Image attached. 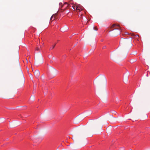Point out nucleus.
<instances>
[{"label":"nucleus","instance_id":"nucleus-1","mask_svg":"<svg viewBox=\"0 0 150 150\" xmlns=\"http://www.w3.org/2000/svg\"><path fill=\"white\" fill-rule=\"evenodd\" d=\"M120 45L125 49H129L132 45V39L124 40L120 43Z\"/></svg>","mask_w":150,"mask_h":150},{"label":"nucleus","instance_id":"nucleus-2","mask_svg":"<svg viewBox=\"0 0 150 150\" xmlns=\"http://www.w3.org/2000/svg\"><path fill=\"white\" fill-rule=\"evenodd\" d=\"M76 9L77 10H79V11L83 10V8L80 5H78L76 6Z\"/></svg>","mask_w":150,"mask_h":150},{"label":"nucleus","instance_id":"nucleus-3","mask_svg":"<svg viewBox=\"0 0 150 150\" xmlns=\"http://www.w3.org/2000/svg\"><path fill=\"white\" fill-rule=\"evenodd\" d=\"M34 74L36 78H38L40 76V73L38 70H36L35 71L34 73Z\"/></svg>","mask_w":150,"mask_h":150},{"label":"nucleus","instance_id":"nucleus-4","mask_svg":"<svg viewBox=\"0 0 150 150\" xmlns=\"http://www.w3.org/2000/svg\"><path fill=\"white\" fill-rule=\"evenodd\" d=\"M119 27V28H116V29H118V30H121V28L120 27L119 25H117L115 24H113L112 26H111V28H112L115 27Z\"/></svg>","mask_w":150,"mask_h":150},{"label":"nucleus","instance_id":"nucleus-5","mask_svg":"<svg viewBox=\"0 0 150 150\" xmlns=\"http://www.w3.org/2000/svg\"><path fill=\"white\" fill-rule=\"evenodd\" d=\"M130 34H131V36H131V38H134L136 36H139L138 35H134V34L133 33H131Z\"/></svg>","mask_w":150,"mask_h":150},{"label":"nucleus","instance_id":"nucleus-6","mask_svg":"<svg viewBox=\"0 0 150 150\" xmlns=\"http://www.w3.org/2000/svg\"><path fill=\"white\" fill-rule=\"evenodd\" d=\"M55 14H53L51 17V19H50V20H52V19L53 18V17L54 16V18H53V20H54V18H55Z\"/></svg>","mask_w":150,"mask_h":150},{"label":"nucleus","instance_id":"nucleus-7","mask_svg":"<svg viewBox=\"0 0 150 150\" xmlns=\"http://www.w3.org/2000/svg\"><path fill=\"white\" fill-rule=\"evenodd\" d=\"M103 80L104 81L105 84H106L107 82V80L105 77H104L103 79Z\"/></svg>","mask_w":150,"mask_h":150},{"label":"nucleus","instance_id":"nucleus-8","mask_svg":"<svg viewBox=\"0 0 150 150\" xmlns=\"http://www.w3.org/2000/svg\"><path fill=\"white\" fill-rule=\"evenodd\" d=\"M56 44H55L52 47H51L50 48V50L53 49L54 48V47L55 46Z\"/></svg>","mask_w":150,"mask_h":150},{"label":"nucleus","instance_id":"nucleus-9","mask_svg":"<svg viewBox=\"0 0 150 150\" xmlns=\"http://www.w3.org/2000/svg\"><path fill=\"white\" fill-rule=\"evenodd\" d=\"M51 67L52 68V69L54 71H57V70L55 69H54V68H53L52 67Z\"/></svg>","mask_w":150,"mask_h":150},{"label":"nucleus","instance_id":"nucleus-10","mask_svg":"<svg viewBox=\"0 0 150 150\" xmlns=\"http://www.w3.org/2000/svg\"><path fill=\"white\" fill-rule=\"evenodd\" d=\"M20 73L21 74V75L22 76L23 75V74L22 71L21 70L20 68Z\"/></svg>","mask_w":150,"mask_h":150},{"label":"nucleus","instance_id":"nucleus-11","mask_svg":"<svg viewBox=\"0 0 150 150\" xmlns=\"http://www.w3.org/2000/svg\"><path fill=\"white\" fill-rule=\"evenodd\" d=\"M93 29L96 30H98V29L96 27H93Z\"/></svg>","mask_w":150,"mask_h":150},{"label":"nucleus","instance_id":"nucleus-12","mask_svg":"<svg viewBox=\"0 0 150 150\" xmlns=\"http://www.w3.org/2000/svg\"><path fill=\"white\" fill-rule=\"evenodd\" d=\"M72 7L74 9H75V8H76V6H72Z\"/></svg>","mask_w":150,"mask_h":150},{"label":"nucleus","instance_id":"nucleus-13","mask_svg":"<svg viewBox=\"0 0 150 150\" xmlns=\"http://www.w3.org/2000/svg\"><path fill=\"white\" fill-rule=\"evenodd\" d=\"M29 76L30 77H31L32 78V75L30 74H29Z\"/></svg>","mask_w":150,"mask_h":150},{"label":"nucleus","instance_id":"nucleus-14","mask_svg":"<svg viewBox=\"0 0 150 150\" xmlns=\"http://www.w3.org/2000/svg\"><path fill=\"white\" fill-rule=\"evenodd\" d=\"M59 5L60 6H62V3H60L59 4Z\"/></svg>","mask_w":150,"mask_h":150},{"label":"nucleus","instance_id":"nucleus-15","mask_svg":"<svg viewBox=\"0 0 150 150\" xmlns=\"http://www.w3.org/2000/svg\"><path fill=\"white\" fill-rule=\"evenodd\" d=\"M120 33V31H117V34H119Z\"/></svg>","mask_w":150,"mask_h":150},{"label":"nucleus","instance_id":"nucleus-16","mask_svg":"<svg viewBox=\"0 0 150 150\" xmlns=\"http://www.w3.org/2000/svg\"><path fill=\"white\" fill-rule=\"evenodd\" d=\"M36 50L38 51H39V49L38 48H37V49H36Z\"/></svg>","mask_w":150,"mask_h":150},{"label":"nucleus","instance_id":"nucleus-17","mask_svg":"<svg viewBox=\"0 0 150 150\" xmlns=\"http://www.w3.org/2000/svg\"><path fill=\"white\" fill-rule=\"evenodd\" d=\"M106 46H104V47H103V49H104V48H106Z\"/></svg>","mask_w":150,"mask_h":150},{"label":"nucleus","instance_id":"nucleus-18","mask_svg":"<svg viewBox=\"0 0 150 150\" xmlns=\"http://www.w3.org/2000/svg\"><path fill=\"white\" fill-rule=\"evenodd\" d=\"M44 93V94L45 95H46V93Z\"/></svg>","mask_w":150,"mask_h":150},{"label":"nucleus","instance_id":"nucleus-19","mask_svg":"<svg viewBox=\"0 0 150 150\" xmlns=\"http://www.w3.org/2000/svg\"><path fill=\"white\" fill-rule=\"evenodd\" d=\"M67 4V3H64V4Z\"/></svg>","mask_w":150,"mask_h":150},{"label":"nucleus","instance_id":"nucleus-20","mask_svg":"<svg viewBox=\"0 0 150 150\" xmlns=\"http://www.w3.org/2000/svg\"><path fill=\"white\" fill-rule=\"evenodd\" d=\"M129 150H132V149H129Z\"/></svg>","mask_w":150,"mask_h":150},{"label":"nucleus","instance_id":"nucleus-21","mask_svg":"<svg viewBox=\"0 0 150 150\" xmlns=\"http://www.w3.org/2000/svg\"><path fill=\"white\" fill-rule=\"evenodd\" d=\"M62 146V145H60V146Z\"/></svg>","mask_w":150,"mask_h":150}]
</instances>
